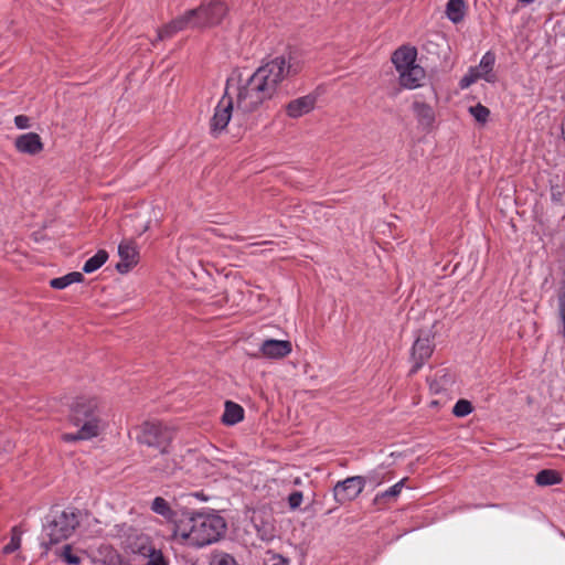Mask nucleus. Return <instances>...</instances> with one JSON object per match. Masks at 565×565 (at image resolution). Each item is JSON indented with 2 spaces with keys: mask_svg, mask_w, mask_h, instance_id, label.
Here are the masks:
<instances>
[{
  "mask_svg": "<svg viewBox=\"0 0 565 565\" xmlns=\"http://www.w3.org/2000/svg\"><path fill=\"white\" fill-rule=\"evenodd\" d=\"M210 565H238L235 558L224 552H214Z\"/></svg>",
  "mask_w": 565,
  "mask_h": 565,
  "instance_id": "473e14b6",
  "label": "nucleus"
},
{
  "mask_svg": "<svg viewBox=\"0 0 565 565\" xmlns=\"http://www.w3.org/2000/svg\"><path fill=\"white\" fill-rule=\"evenodd\" d=\"M84 276L79 271H72L63 277L53 278L50 281V286L54 289H64L74 282H82Z\"/></svg>",
  "mask_w": 565,
  "mask_h": 565,
  "instance_id": "b1692460",
  "label": "nucleus"
},
{
  "mask_svg": "<svg viewBox=\"0 0 565 565\" xmlns=\"http://www.w3.org/2000/svg\"><path fill=\"white\" fill-rule=\"evenodd\" d=\"M495 62V56L491 52H487L481 61L479 66L476 70V77L484 78L487 82H493V76L490 75L493 65Z\"/></svg>",
  "mask_w": 565,
  "mask_h": 565,
  "instance_id": "4be33fe9",
  "label": "nucleus"
},
{
  "mask_svg": "<svg viewBox=\"0 0 565 565\" xmlns=\"http://www.w3.org/2000/svg\"><path fill=\"white\" fill-rule=\"evenodd\" d=\"M252 524L263 542H270L276 537V524L273 511L267 508H259L253 511Z\"/></svg>",
  "mask_w": 565,
  "mask_h": 565,
  "instance_id": "1a4fd4ad",
  "label": "nucleus"
},
{
  "mask_svg": "<svg viewBox=\"0 0 565 565\" xmlns=\"http://www.w3.org/2000/svg\"><path fill=\"white\" fill-rule=\"evenodd\" d=\"M478 77H476V73L475 74H470V75H466L463 76L461 79H460V87L461 88H467L469 87L472 83H475L477 81Z\"/></svg>",
  "mask_w": 565,
  "mask_h": 565,
  "instance_id": "ea45409f",
  "label": "nucleus"
},
{
  "mask_svg": "<svg viewBox=\"0 0 565 565\" xmlns=\"http://www.w3.org/2000/svg\"><path fill=\"white\" fill-rule=\"evenodd\" d=\"M534 0H519V2L523 3V4H530L532 3Z\"/></svg>",
  "mask_w": 565,
  "mask_h": 565,
  "instance_id": "37998d69",
  "label": "nucleus"
},
{
  "mask_svg": "<svg viewBox=\"0 0 565 565\" xmlns=\"http://www.w3.org/2000/svg\"><path fill=\"white\" fill-rule=\"evenodd\" d=\"M120 262L116 265V269L121 273H128L139 259V253L134 241L124 239L118 246Z\"/></svg>",
  "mask_w": 565,
  "mask_h": 565,
  "instance_id": "f8f14e48",
  "label": "nucleus"
},
{
  "mask_svg": "<svg viewBox=\"0 0 565 565\" xmlns=\"http://www.w3.org/2000/svg\"><path fill=\"white\" fill-rule=\"evenodd\" d=\"M435 332L433 330H420L415 340L411 359L413 366L411 373H416L424 363L431 356L434 351Z\"/></svg>",
  "mask_w": 565,
  "mask_h": 565,
  "instance_id": "423d86ee",
  "label": "nucleus"
},
{
  "mask_svg": "<svg viewBox=\"0 0 565 565\" xmlns=\"http://www.w3.org/2000/svg\"><path fill=\"white\" fill-rule=\"evenodd\" d=\"M299 72V66L291 55L277 56L259 66L253 75L238 87L237 109L243 113L257 110L266 100L274 98L279 84L288 76Z\"/></svg>",
  "mask_w": 565,
  "mask_h": 565,
  "instance_id": "f257e3e1",
  "label": "nucleus"
},
{
  "mask_svg": "<svg viewBox=\"0 0 565 565\" xmlns=\"http://www.w3.org/2000/svg\"><path fill=\"white\" fill-rule=\"evenodd\" d=\"M175 33H178V30H177V28L173 26L172 21H170L168 24H166L163 28H161L158 31L157 40L162 41L164 39H169L172 35H174Z\"/></svg>",
  "mask_w": 565,
  "mask_h": 565,
  "instance_id": "e433bc0d",
  "label": "nucleus"
},
{
  "mask_svg": "<svg viewBox=\"0 0 565 565\" xmlns=\"http://www.w3.org/2000/svg\"><path fill=\"white\" fill-rule=\"evenodd\" d=\"M244 418V409L241 405L227 401L225 403V411L222 416V422L225 425H235Z\"/></svg>",
  "mask_w": 565,
  "mask_h": 565,
  "instance_id": "aec40b11",
  "label": "nucleus"
},
{
  "mask_svg": "<svg viewBox=\"0 0 565 565\" xmlns=\"http://www.w3.org/2000/svg\"><path fill=\"white\" fill-rule=\"evenodd\" d=\"M558 318L562 323L559 332L565 338V279L557 294Z\"/></svg>",
  "mask_w": 565,
  "mask_h": 565,
  "instance_id": "c756f323",
  "label": "nucleus"
},
{
  "mask_svg": "<svg viewBox=\"0 0 565 565\" xmlns=\"http://www.w3.org/2000/svg\"><path fill=\"white\" fill-rule=\"evenodd\" d=\"M198 20L201 21L200 28L213 26L222 22L227 13L225 3L218 0L210 1L195 8Z\"/></svg>",
  "mask_w": 565,
  "mask_h": 565,
  "instance_id": "9b49d317",
  "label": "nucleus"
},
{
  "mask_svg": "<svg viewBox=\"0 0 565 565\" xmlns=\"http://www.w3.org/2000/svg\"><path fill=\"white\" fill-rule=\"evenodd\" d=\"M143 557L147 558V562L145 563V565H168L169 564L168 559L164 557L161 550H157L156 547H153Z\"/></svg>",
  "mask_w": 565,
  "mask_h": 565,
  "instance_id": "2f4dec72",
  "label": "nucleus"
},
{
  "mask_svg": "<svg viewBox=\"0 0 565 565\" xmlns=\"http://www.w3.org/2000/svg\"><path fill=\"white\" fill-rule=\"evenodd\" d=\"M173 26L178 32L186 28H200L201 21L198 20V12L195 9L188 10L184 14L172 20Z\"/></svg>",
  "mask_w": 565,
  "mask_h": 565,
  "instance_id": "412c9836",
  "label": "nucleus"
},
{
  "mask_svg": "<svg viewBox=\"0 0 565 565\" xmlns=\"http://www.w3.org/2000/svg\"><path fill=\"white\" fill-rule=\"evenodd\" d=\"M116 535L126 537L125 545L131 553L147 555L154 546L148 535L139 533L126 524L115 526Z\"/></svg>",
  "mask_w": 565,
  "mask_h": 565,
  "instance_id": "0eeeda50",
  "label": "nucleus"
},
{
  "mask_svg": "<svg viewBox=\"0 0 565 565\" xmlns=\"http://www.w3.org/2000/svg\"><path fill=\"white\" fill-rule=\"evenodd\" d=\"M366 484V478L362 476L349 477L338 481L333 488V497L337 503L344 504L360 495Z\"/></svg>",
  "mask_w": 565,
  "mask_h": 565,
  "instance_id": "6e6552de",
  "label": "nucleus"
},
{
  "mask_svg": "<svg viewBox=\"0 0 565 565\" xmlns=\"http://www.w3.org/2000/svg\"><path fill=\"white\" fill-rule=\"evenodd\" d=\"M153 469L160 472L162 476H170L178 469V463L173 459H167L163 456L158 460Z\"/></svg>",
  "mask_w": 565,
  "mask_h": 565,
  "instance_id": "c85d7f7f",
  "label": "nucleus"
},
{
  "mask_svg": "<svg viewBox=\"0 0 565 565\" xmlns=\"http://www.w3.org/2000/svg\"><path fill=\"white\" fill-rule=\"evenodd\" d=\"M14 124L19 129L30 128V118L24 115H18L14 118Z\"/></svg>",
  "mask_w": 565,
  "mask_h": 565,
  "instance_id": "58836bf2",
  "label": "nucleus"
},
{
  "mask_svg": "<svg viewBox=\"0 0 565 565\" xmlns=\"http://www.w3.org/2000/svg\"><path fill=\"white\" fill-rule=\"evenodd\" d=\"M417 52L414 47L402 46L392 55V62L398 73L415 65Z\"/></svg>",
  "mask_w": 565,
  "mask_h": 565,
  "instance_id": "dca6fc26",
  "label": "nucleus"
},
{
  "mask_svg": "<svg viewBox=\"0 0 565 565\" xmlns=\"http://www.w3.org/2000/svg\"><path fill=\"white\" fill-rule=\"evenodd\" d=\"M469 113L480 124H486L488 118H489V115H490V110L486 106H483L481 104H477L476 106H471L469 108Z\"/></svg>",
  "mask_w": 565,
  "mask_h": 565,
  "instance_id": "72a5a7b5",
  "label": "nucleus"
},
{
  "mask_svg": "<svg viewBox=\"0 0 565 565\" xmlns=\"http://www.w3.org/2000/svg\"><path fill=\"white\" fill-rule=\"evenodd\" d=\"M405 481H406V478L402 479L401 481H398L397 483L392 486L390 489H387L381 493H377L374 498V503L382 504V503H386L391 500H395L396 497L401 493Z\"/></svg>",
  "mask_w": 565,
  "mask_h": 565,
  "instance_id": "bb28decb",
  "label": "nucleus"
},
{
  "mask_svg": "<svg viewBox=\"0 0 565 565\" xmlns=\"http://www.w3.org/2000/svg\"><path fill=\"white\" fill-rule=\"evenodd\" d=\"M21 530L19 526H14L11 530V540L10 542L3 547L2 552L3 554H11L20 548L21 546Z\"/></svg>",
  "mask_w": 565,
  "mask_h": 565,
  "instance_id": "7c9ffc66",
  "label": "nucleus"
},
{
  "mask_svg": "<svg viewBox=\"0 0 565 565\" xmlns=\"http://www.w3.org/2000/svg\"><path fill=\"white\" fill-rule=\"evenodd\" d=\"M366 478V481L369 480L370 482L374 483L375 486H379L383 482V478H381L377 473H372Z\"/></svg>",
  "mask_w": 565,
  "mask_h": 565,
  "instance_id": "a19ab883",
  "label": "nucleus"
},
{
  "mask_svg": "<svg viewBox=\"0 0 565 565\" xmlns=\"http://www.w3.org/2000/svg\"><path fill=\"white\" fill-rule=\"evenodd\" d=\"M225 531L226 523L220 515L182 512L173 535L181 543L203 547L218 541Z\"/></svg>",
  "mask_w": 565,
  "mask_h": 565,
  "instance_id": "f03ea898",
  "label": "nucleus"
},
{
  "mask_svg": "<svg viewBox=\"0 0 565 565\" xmlns=\"http://www.w3.org/2000/svg\"><path fill=\"white\" fill-rule=\"evenodd\" d=\"M71 423L79 427L76 433L64 434L65 441L86 440L98 436L102 429L100 411L94 397H78L71 406Z\"/></svg>",
  "mask_w": 565,
  "mask_h": 565,
  "instance_id": "7ed1b4c3",
  "label": "nucleus"
},
{
  "mask_svg": "<svg viewBox=\"0 0 565 565\" xmlns=\"http://www.w3.org/2000/svg\"><path fill=\"white\" fill-rule=\"evenodd\" d=\"M292 350L290 341L267 339L260 345V352L268 359H282Z\"/></svg>",
  "mask_w": 565,
  "mask_h": 565,
  "instance_id": "ddd939ff",
  "label": "nucleus"
},
{
  "mask_svg": "<svg viewBox=\"0 0 565 565\" xmlns=\"http://www.w3.org/2000/svg\"><path fill=\"white\" fill-rule=\"evenodd\" d=\"M14 146L19 152L30 156L40 153L44 147L41 137L35 132H28L17 137Z\"/></svg>",
  "mask_w": 565,
  "mask_h": 565,
  "instance_id": "4468645a",
  "label": "nucleus"
},
{
  "mask_svg": "<svg viewBox=\"0 0 565 565\" xmlns=\"http://www.w3.org/2000/svg\"><path fill=\"white\" fill-rule=\"evenodd\" d=\"M472 412V405L469 401L467 399H459L454 408H452V413L455 416L457 417H463V416H467L469 415L470 413Z\"/></svg>",
  "mask_w": 565,
  "mask_h": 565,
  "instance_id": "c9c22d12",
  "label": "nucleus"
},
{
  "mask_svg": "<svg viewBox=\"0 0 565 565\" xmlns=\"http://www.w3.org/2000/svg\"><path fill=\"white\" fill-rule=\"evenodd\" d=\"M465 2L463 0H449L446 7V14L450 21L458 23L465 17Z\"/></svg>",
  "mask_w": 565,
  "mask_h": 565,
  "instance_id": "393cba45",
  "label": "nucleus"
},
{
  "mask_svg": "<svg viewBox=\"0 0 565 565\" xmlns=\"http://www.w3.org/2000/svg\"><path fill=\"white\" fill-rule=\"evenodd\" d=\"M413 110L420 125L430 127L435 120V113L431 106L423 102H414Z\"/></svg>",
  "mask_w": 565,
  "mask_h": 565,
  "instance_id": "6ab92c4d",
  "label": "nucleus"
},
{
  "mask_svg": "<svg viewBox=\"0 0 565 565\" xmlns=\"http://www.w3.org/2000/svg\"><path fill=\"white\" fill-rule=\"evenodd\" d=\"M316 102L317 97L312 94L296 98L286 105V113L290 118H299L310 113Z\"/></svg>",
  "mask_w": 565,
  "mask_h": 565,
  "instance_id": "2eb2a0df",
  "label": "nucleus"
},
{
  "mask_svg": "<svg viewBox=\"0 0 565 565\" xmlns=\"http://www.w3.org/2000/svg\"><path fill=\"white\" fill-rule=\"evenodd\" d=\"M151 510L161 515L168 522L174 524V529H177L178 522L181 519V513L172 510L169 502L162 497H156L151 503Z\"/></svg>",
  "mask_w": 565,
  "mask_h": 565,
  "instance_id": "a211bd4d",
  "label": "nucleus"
},
{
  "mask_svg": "<svg viewBox=\"0 0 565 565\" xmlns=\"http://www.w3.org/2000/svg\"><path fill=\"white\" fill-rule=\"evenodd\" d=\"M78 518L74 511H52L46 516L43 531L49 537V544H57L68 539L78 525Z\"/></svg>",
  "mask_w": 565,
  "mask_h": 565,
  "instance_id": "20e7f679",
  "label": "nucleus"
},
{
  "mask_svg": "<svg viewBox=\"0 0 565 565\" xmlns=\"http://www.w3.org/2000/svg\"><path fill=\"white\" fill-rule=\"evenodd\" d=\"M274 565H286L285 561H280L278 563H275Z\"/></svg>",
  "mask_w": 565,
  "mask_h": 565,
  "instance_id": "49530a36",
  "label": "nucleus"
},
{
  "mask_svg": "<svg viewBox=\"0 0 565 565\" xmlns=\"http://www.w3.org/2000/svg\"><path fill=\"white\" fill-rule=\"evenodd\" d=\"M561 481H562V476L556 470H552V469L541 470L535 476V482L541 487L558 484V483H561Z\"/></svg>",
  "mask_w": 565,
  "mask_h": 565,
  "instance_id": "a878e982",
  "label": "nucleus"
},
{
  "mask_svg": "<svg viewBox=\"0 0 565 565\" xmlns=\"http://www.w3.org/2000/svg\"><path fill=\"white\" fill-rule=\"evenodd\" d=\"M425 78V71L422 66L415 64L399 73V83L403 87L413 89L420 86V82Z\"/></svg>",
  "mask_w": 565,
  "mask_h": 565,
  "instance_id": "f3484780",
  "label": "nucleus"
},
{
  "mask_svg": "<svg viewBox=\"0 0 565 565\" xmlns=\"http://www.w3.org/2000/svg\"><path fill=\"white\" fill-rule=\"evenodd\" d=\"M149 230V222L143 226L140 234Z\"/></svg>",
  "mask_w": 565,
  "mask_h": 565,
  "instance_id": "a18cd8bd",
  "label": "nucleus"
},
{
  "mask_svg": "<svg viewBox=\"0 0 565 565\" xmlns=\"http://www.w3.org/2000/svg\"><path fill=\"white\" fill-rule=\"evenodd\" d=\"M299 483H300V480L297 478V479L295 480V484H299Z\"/></svg>",
  "mask_w": 565,
  "mask_h": 565,
  "instance_id": "de8ad7c7",
  "label": "nucleus"
},
{
  "mask_svg": "<svg viewBox=\"0 0 565 565\" xmlns=\"http://www.w3.org/2000/svg\"><path fill=\"white\" fill-rule=\"evenodd\" d=\"M303 500V494L301 491H294L288 495V505L291 510L298 509Z\"/></svg>",
  "mask_w": 565,
  "mask_h": 565,
  "instance_id": "4c0bfd02",
  "label": "nucleus"
},
{
  "mask_svg": "<svg viewBox=\"0 0 565 565\" xmlns=\"http://www.w3.org/2000/svg\"><path fill=\"white\" fill-rule=\"evenodd\" d=\"M57 555L67 564L70 565H77L81 562V558L77 555H74L72 553V546L71 545H64L60 552H57Z\"/></svg>",
  "mask_w": 565,
  "mask_h": 565,
  "instance_id": "f704fd0d",
  "label": "nucleus"
},
{
  "mask_svg": "<svg viewBox=\"0 0 565 565\" xmlns=\"http://www.w3.org/2000/svg\"><path fill=\"white\" fill-rule=\"evenodd\" d=\"M552 195H553V198H554V199H556V200H558V201H561V200H562L561 198H557V196H559V195H561L559 193H555V192H553V193H552Z\"/></svg>",
  "mask_w": 565,
  "mask_h": 565,
  "instance_id": "c03bdc74",
  "label": "nucleus"
},
{
  "mask_svg": "<svg viewBox=\"0 0 565 565\" xmlns=\"http://www.w3.org/2000/svg\"><path fill=\"white\" fill-rule=\"evenodd\" d=\"M233 114V98L227 95V90L221 98L214 109V114L210 120V131L217 137L227 127Z\"/></svg>",
  "mask_w": 565,
  "mask_h": 565,
  "instance_id": "9d476101",
  "label": "nucleus"
},
{
  "mask_svg": "<svg viewBox=\"0 0 565 565\" xmlns=\"http://www.w3.org/2000/svg\"><path fill=\"white\" fill-rule=\"evenodd\" d=\"M172 439L173 430L160 422H145L138 427V443L161 448V455L168 454L167 447Z\"/></svg>",
  "mask_w": 565,
  "mask_h": 565,
  "instance_id": "39448f33",
  "label": "nucleus"
},
{
  "mask_svg": "<svg viewBox=\"0 0 565 565\" xmlns=\"http://www.w3.org/2000/svg\"><path fill=\"white\" fill-rule=\"evenodd\" d=\"M108 259V253L105 249H99L93 257L87 259L83 266V271L90 274L100 268Z\"/></svg>",
  "mask_w": 565,
  "mask_h": 565,
  "instance_id": "cd10ccee",
  "label": "nucleus"
},
{
  "mask_svg": "<svg viewBox=\"0 0 565 565\" xmlns=\"http://www.w3.org/2000/svg\"><path fill=\"white\" fill-rule=\"evenodd\" d=\"M562 137L565 140V120L562 124Z\"/></svg>",
  "mask_w": 565,
  "mask_h": 565,
  "instance_id": "79ce46f5",
  "label": "nucleus"
},
{
  "mask_svg": "<svg viewBox=\"0 0 565 565\" xmlns=\"http://www.w3.org/2000/svg\"><path fill=\"white\" fill-rule=\"evenodd\" d=\"M441 372V375H439V372L436 373L435 377L429 382L430 391L435 394L447 391L454 384V376L444 370Z\"/></svg>",
  "mask_w": 565,
  "mask_h": 565,
  "instance_id": "5701e85b",
  "label": "nucleus"
}]
</instances>
